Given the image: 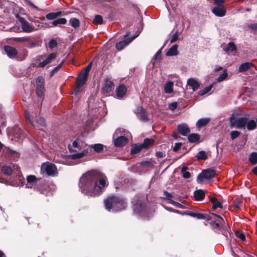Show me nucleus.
I'll use <instances>...</instances> for the list:
<instances>
[{"label":"nucleus","mask_w":257,"mask_h":257,"mask_svg":"<svg viewBox=\"0 0 257 257\" xmlns=\"http://www.w3.org/2000/svg\"><path fill=\"white\" fill-rule=\"evenodd\" d=\"M108 184L106 175L99 171L91 170L81 177L79 187L81 192L89 196L100 195Z\"/></svg>","instance_id":"1"},{"label":"nucleus","mask_w":257,"mask_h":257,"mask_svg":"<svg viewBox=\"0 0 257 257\" xmlns=\"http://www.w3.org/2000/svg\"><path fill=\"white\" fill-rule=\"evenodd\" d=\"M105 207L108 211H118L126 207L125 201L118 197L110 196L104 200Z\"/></svg>","instance_id":"2"},{"label":"nucleus","mask_w":257,"mask_h":257,"mask_svg":"<svg viewBox=\"0 0 257 257\" xmlns=\"http://www.w3.org/2000/svg\"><path fill=\"white\" fill-rule=\"evenodd\" d=\"M130 136V133L124 129H117L113 136L114 145L116 147H121L124 146L127 143L128 138Z\"/></svg>","instance_id":"3"},{"label":"nucleus","mask_w":257,"mask_h":257,"mask_svg":"<svg viewBox=\"0 0 257 257\" xmlns=\"http://www.w3.org/2000/svg\"><path fill=\"white\" fill-rule=\"evenodd\" d=\"M87 145L84 144L79 140H76L72 143V145L68 146L70 152H75V154L69 156V158L72 160L80 159L83 157H78L79 154L83 152V150L87 149Z\"/></svg>","instance_id":"4"},{"label":"nucleus","mask_w":257,"mask_h":257,"mask_svg":"<svg viewBox=\"0 0 257 257\" xmlns=\"http://www.w3.org/2000/svg\"><path fill=\"white\" fill-rule=\"evenodd\" d=\"M25 116L26 119L28 120L35 127L41 129V128H40V126L45 125V123L44 118L39 116L38 112L35 113H33L32 114H30L29 112L26 111Z\"/></svg>","instance_id":"5"},{"label":"nucleus","mask_w":257,"mask_h":257,"mask_svg":"<svg viewBox=\"0 0 257 257\" xmlns=\"http://www.w3.org/2000/svg\"><path fill=\"white\" fill-rule=\"evenodd\" d=\"M41 172L42 174L48 176H55L58 174L56 166L50 162H45L41 167Z\"/></svg>","instance_id":"6"},{"label":"nucleus","mask_w":257,"mask_h":257,"mask_svg":"<svg viewBox=\"0 0 257 257\" xmlns=\"http://www.w3.org/2000/svg\"><path fill=\"white\" fill-rule=\"evenodd\" d=\"M103 145L101 144H96L92 145H88L87 149L83 150V152L79 154L78 157H84L87 155H91L93 150L96 153H101L103 150Z\"/></svg>","instance_id":"7"},{"label":"nucleus","mask_w":257,"mask_h":257,"mask_svg":"<svg viewBox=\"0 0 257 257\" xmlns=\"http://www.w3.org/2000/svg\"><path fill=\"white\" fill-rule=\"evenodd\" d=\"M19 21L21 23L22 31L25 33H30L36 31L37 29L31 25L24 18L18 17Z\"/></svg>","instance_id":"8"},{"label":"nucleus","mask_w":257,"mask_h":257,"mask_svg":"<svg viewBox=\"0 0 257 257\" xmlns=\"http://www.w3.org/2000/svg\"><path fill=\"white\" fill-rule=\"evenodd\" d=\"M36 93L40 98L43 97L45 91L43 77L42 76H39L37 77L36 79Z\"/></svg>","instance_id":"9"},{"label":"nucleus","mask_w":257,"mask_h":257,"mask_svg":"<svg viewBox=\"0 0 257 257\" xmlns=\"http://www.w3.org/2000/svg\"><path fill=\"white\" fill-rule=\"evenodd\" d=\"M215 175V172L211 169H206L202 172L197 177V181L199 183L202 182L204 179H210Z\"/></svg>","instance_id":"10"},{"label":"nucleus","mask_w":257,"mask_h":257,"mask_svg":"<svg viewBox=\"0 0 257 257\" xmlns=\"http://www.w3.org/2000/svg\"><path fill=\"white\" fill-rule=\"evenodd\" d=\"M248 120L246 117H241L231 121V126L237 128H245Z\"/></svg>","instance_id":"11"},{"label":"nucleus","mask_w":257,"mask_h":257,"mask_svg":"<svg viewBox=\"0 0 257 257\" xmlns=\"http://www.w3.org/2000/svg\"><path fill=\"white\" fill-rule=\"evenodd\" d=\"M88 75L81 72L77 80V87L75 89L76 93L80 91L81 87L85 83Z\"/></svg>","instance_id":"12"},{"label":"nucleus","mask_w":257,"mask_h":257,"mask_svg":"<svg viewBox=\"0 0 257 257\" xmlns=\"http://www.w3.org/2000/svg\"><path fill=\"white\" fill-rule=\"evenodd\" d=\"M57 53H52L49 54L42 62H40L38 65V67L43 68L47 65L51 63L57 57Z\"/></svg>","instance_id":"13"},{"label":"nucleus","mask_w":257,"mask_h":257,"mask_svg":"<svg viewBox=\"0 0 257 257\" xmlns=\"http://www.w3.org/2000/svg\"><path fill=\"white\" fill-rule=\"evenodd\" d=\"M113 82L109 79H106L101 89V92L103 94L107 95L113 89Z\"/></svg>","instance_id":"14"},{"label":"nucleus","mask_w":257,"mask_h":257,"mask_svg":"<svg viewBox=\"0 0 257 257\" xmlns=\"http://www.w3.org/2000/svg\"><path fill=\"white\" fill-rule=\"evenodd\" d=\"M140 32L137 34L136 36H134L130 38L125 39L123 41H121L118 43H117L115 45V47L117 50H122L125 46L127 45L130 44L133 40H134L136 38H137L139 35Z\"/></svg>","instance_id":"15"},{"label":"nucleus","mask_w":257,"mask_h":257,"mask_svg":"<svg viewBox=\"0 0 257 257\" xmlns=\"http://www.w3.org/2000/svg\"><path fill=\"white\" fill-rule=\"evenodd\" d=\"M134 212L140 215L141 216H144L145 215L146 209L145 207L143 205L141 201L137 202L134 205Z\"/></svg>","instance_id":"16"},{"label":"nucleus","mask_w":257,"mask_h":257,"mask_svg":"<svg viewBox=\"0 0 257 257\" xmlns=\"http://www.w3.org/2000/svg\"><path fill=\"white\" fill-rule=\"evenodd\" d=\"M4 50L7 56L12 59L15 58L18 54V52L16 48L10 46H5Z\"/></svg>","instance_id":"17"},{"label":"nucleus","mask_w":257,"mask_h":257,"mask_svg":"<svg viewBox=\"0 0 257 257\" xmlns=\"http://www.w3.org/2000/svg\"><path fill=\"white\" fill-rule=\"evenodd\" d=\"M177 130L178 132L183 136H188L190 133V131L188 126L186 124L182 123L178 125Z\"/></svg>","instance_id":"18"},{"label":"nucleus","mask_w":257,"mask_h":257,"mask_svg":"<svg viewBox=\"0 0 257 257\" xmlns=\"http://www.w3.org/2000/svg\"><path fill=\"white\" fill-rule=\"evenodd\" d=\"M126 92V87L123 84L120 85L116 89V95L117 98L119 99L123 98Z\"/></svg>","instance_id":"19"},{"label":"nucleus","mask_w":257,"mask_h":257,"mask_svg":"<svg viewBox=\"0 0 257 257\" xmlns=\"http://www.w3.org/2000/svg\"><path fill=\"white\" fill-rule=\"evenodd\" d=\"M212 12L217 17H223L226 13V11L223 6H217L212 9Z\"/></svg>","instance_id":"20"},{"label":"nucleus","mask_w":257,"mask_h":257,"mask_svg":"<svg viewBox=\"0 0 257 257\" xmlns=\"http://www.w3.org/2000/svg\"><path fill=\"white\" fill-rule=\"evenodd\" d=\"M27 183L26 184V186L28 188H32L36 184L37 179L34 175H30L27 177Z\"/></svg>","instance_id":"21"},{"label":"nucleus","mask_w":257,"mask_h":257,"mask_svg":"<svg viewBox=\"0 0 257 257\" xmlns=\"http://www.w3.org/2000/svg\"><path fill=\"white\" fill-rule=\"evenodd\" d=\"M187 84L191 87L193 91H196L199 87V82L194 78H190L187 81Z\"/></svg>","instance_id":"22"},{"label":"nucleus","mask_w":257,"mask_h":257,"mask_svg":"<svg viewBox=\"0 0 257 257\" xmlns=\"http://www.w3.org/2000/svg\"><path fill=\"white\" fill-rule=\"evenodd\" d=\"M253 65L250 62H245L241 64L238 67V72H243L247 71L251 67H253Z\"/></svg>","instance_id":"23"},{"label":"nucleus","mask_w":257,"mask_h":257,"mask_svg":"<svg viewBox=\"0 0 257 257\" xmlns=\"http://www.w3.org/2000/svg\"><path fill=\"white\" fill-rule=\"evenodd\" d=\"M205 192L203 190L199 189L196 190L194 193V197L197 201L202 200L205 197Z\"/></svg>","instance_id":"24"},{"label":"nucleus","mask_w":257,"mask_h":257,"mask_svg":"<svg viewBox=\"0 0 257 257\" xmlns=\"http://www.w3.org/2000/svg\"><path fill=\"white\" fill-rule=\"evenodd\" d=\"M174 83L172 81H167L164 85V92L170 94L173 92Z\"/></svg>","instance_id":"25"},{"label":"nucleus","mask_w":257,"mask_h":257,"mask_svg":"<svg viewBox=\"0 0 257 257\" xmlns=\"http://www.w3.org/2000/svg\"><path fill=\"white\" fill-rule=\"evenodd\" d=\"M224 51L230 53L236 50V46L232 42H229L227 45L223 47Z\"/></svg>","instance_id":"26"},{"label":"nucleus","mask_w":257,"mask_h":257,"mask_svg":"<svg viewBox=\"0 0 257 257\" xmlns=\"http://www.w3.org/2000/svg\"><path fill=\"white\" fill-rule=\"evenodd\" d=\"M12 133L16 138H21L22 130L18 126H15L12 129Z\"/></svg>","instance_id":"27"},{"label":"nucleus","mask_w":257,"mask_h":257,"mask_svg":"<svg viewBox=\"0 0 257 257\" xmlns=\"http://www.w3.org/2000/svg\"><path fill=\"white\" fill-rule=\"evenodd\" d=\"M143 148L144 147L142 144L133 145L131 149V154H136L140 152Z\"/></svg>","instance_id":"28"},{"label":"nucleus","mask_w":257,"mask_h":257,"mask_svg":"<svg viewBox=\"0 0 257 257\" xmlns=\"http://www.w3.org/2000/svg\"><path fill=\"white\" fill-rule=\"evenodd\" d=\"M67 22V20L65 18H59L56 20L54 21L51 23V25H50V27L57 26L59 24H65Z\"/></svg>","instance_id":"29"},{"label":"nucleus","mask_w":257,"mask_h":257,"mask_svg":"<svg viewBox=\"0 0 257 257\" xmlns=\"http://www.w3.org/2000/svg\"><path fill=\"white\" fill-rule=\"evenodd\" d=\"M177 54V46L173 45L166 53V55L169 56H175Z\"/></svg>","instance_id":"30"},{"label":"nucleus","mask_w":257,"mask_h":257,"mask_svg":"<svg viewBox=\"0 0 257 257\" xmlns=\"http://www.w3.org/2000/svg\"><path fill=\"white\" fill-rule=\"evenodd\" d=\"M209 121L208 118H201L199 119L196 122V126L198 127H201L206 125Z\"/></svg>","instance_id":"31"},{"label":"nucleus","mask_w":257,"mask_h":257,"mask_svg":"<svg viewBox=\"0 0 257 257\" xmlns=\"http://www.w3.org/2000/svg\"><path fill=\"white\" fill-rule=\"evenodd\" d=\"M69 23L71 26L74 28H76L80 26V21L78 19L75 18H71L69 20Z\"/></svg>","instance_id":"32"},{"label":"nucleus","mask_w":257,"mask_h":257,"mask_svg":"<svg viewBox=\"0 0 257 257\" xmlns=\"http://www.w3.org/2000/svg\"><path fill=\"white\" fill-rule=\"evenodd\" d=\"M200 138L199 136L197 134H192L188 136V140L190 143H195L197 142Z\"/></svg>","instance_id":"33"},{"label":"nucleus","mask_w":257,"mask_h":257,"mask_svg":"<svg viewBox=\"0 0 257 257\" xmlns=\"http://www.w3.org/2000/svg\"><path fill=\"white\" fill-rule=\"evenodd\" d=\"M256 121L255 122L254 120L252 119L248 121V122L247 121L246 124L247 130H252L254 129L256 126Z\"/></svg>","instance_id":"34"},{"label":"nucleus","mask_w":257,"mask_h":257,"mask_svg":"<svg viewBox=\"0 0 257 257\" xmlns=\"http://www.w3.org/2000/svg\"><path fill=\"white\" fill-rule=\"evenodd\" d=\"M249 160L250 162L253 164L255 165L257 163V153L252 152L251 153Z\"/></svg>","instance_id":"35"},{"label":"nucleus","mask_w":257,"mask_h":257,"mask_svg":"<svg viewBox=\"0 0 257 257\" xmlns=\"http://www.w3.org/2000/svg\"><path fill=\"white\" fill-rule=\"evenodd\" d=\"M189 215L193 217H195L199 219H204L206 218L205 215L203 213L191 212L189 213Z\"/></svg>","instance_id":"36"},{"label":"nucleus","mask_w":257,"mask_h":257,"mask_svg":"<svg viewBox=\"0 0 257 257\" xmlns=\"http://www.w3.org/2000/svg\"><path fill=\"white\" fill-rule=\"evenodd\" d=\"M31 40V38L30 37H17L14 38V40L15 42H19V43H24L29 42Z\"/></svg>","instance_id":"37"},{"label":"nucleus","mask_w":257,"mask_h":257,"mask_svg":"<svg viewBox=\"0 0 257 257\" xmlns=\"http://www.w3.org/2000/svg\"><path fill=\"white\" fill-rule=\"evenodd\" d=\"M58 43L57 40L54 39H52L50 40L48 43V47L50 50H53L54 48L57 47Z\"/></svg>","instance_id":"38"},{"label":"nucleus","mask_w":257,"mask_h":257,"mask_svg":"<svg viewBox=\"0 0 257 257\" xmlns=\"http://www.w3.org/2000/svg\"><path fill=\"white\" fill-rule=\"evenodd\" d=\"M198 160H205L207 159V155L206 152L204 151H201L196 155Z\"/></svg>","instance_id":"39"},{"label":"nucleus","mask_w":257,"mask_h":257,"mask_svg":"<svg viewBox=\"0 0 257 257\" xmlns=\"http://www.w3.org/2000/svg\"><path fill=\"white\" fill-rule=\"evenodd\" d=\"M212 87H213V84L209 85V86L205 87L203 90L199 91V92H198L199 95L200 96L204 95V94L208 93L212 89Z\"/></svg>","instance_id":"40"},{"label":"nucleus","mask_w":257,"mask_h":257,"mask_svg":"<svg viewBox=\"0 0 257 257\" xmlns=\"http://www.w3.org/2000/svg\"><path fill=\"white\" fill-rule=\"evenodd\" d=\"M2 171L4 174L7 175H10L12 173V169L11 167L5 166L2 168Z\"/></svg>","instance_id":"41"},{"label":"nucleus","mask_w":257,"mask_h":257,"mask_svg":"<svg viewBox=\"0 0 257 257\" xmlns=\"http://www.w3.org/2000/svg\"><path fill=\"white\" fill-rule=\"evenodd\" d=\"M93 23L95 25H101L103 23V19L101 16L96 15L94 20Z\"/></svg>","instance_id":"42"},{"label":"nucleus","mask_w":257,"mask_h":257,"mask_svg":"<svg viewBox=\"0 0 257 257\" xmlns=\"http://www.w3.org/2000/svg\"><path fill=\"white\" fill-rule=\"evenodd\" d=\"M187 168L186 167H184L182 168L181 172L183 175V176L185 179H188L190 178L191 174L190 172L186 171Z\"/></svg>","instance_id":"43"},{"label":"nucleus","mask_w":257,"mask_h":257,"mask_svg":"<svg viewBox=\"0 0 257 257\" xmlns=\"http://www.w3.org/2000/svg\"><path fill=\"white\" fill-rule=\"evenodd\" d=\"M227 75L228 74L226 70H224L223 72L217 78L216 80L218 82H221L225 79L227 77Z\"/></svg>","instance_id":"44"},{"label":"nucleus","mask_w":257,"mask_h":257,"mask_svg":"<svg viewBox=\"0 0 257 257\" xmlns=\"http://www.w3.org/2000/svg\"><path fill=\"white\" fill-rule=\"evenodd\" d=\"M153 143V140L149 139H146L144 140V142L142 145L144 147V148H147L150 145H152Z\"/></svg>","instance_id":"45"},{"label":"nucleus","mask_w":257,"mask_h":257,"mask_svg":"<svg viewBox=\"0 0 257 257\" xmlns=\"http://www.w3.org/2000/svg\"><path fill=\"white\" fill-rule=\"evenodd\" d=\"M161 58V50H159L157 51V52L156 53L155 58H154V61L156 62H158Z\"/></svg>","instance_id":"46"},{"label":"nucleus","mask_w":257,"mask_h":257,"mask_svg":"<svg viewBox=\"0 0 257 257\" xmlns=\"http://www.w3.org/2000/svg\"><path fill=\"white\" fill-rule=\"evenodd\" d=\"M139 119L144 121H147L148 120V117L146 111L144 112L142 114L139 115Z\"/></svg>","instance_id":"47"},{"label":"nucleus","mask_w":257,"mask_h":257,"mask_svg":"<svg viewBox=\"0 0 257 257\" xmlns=\"http://www.w3.org/2000/svg\"><path fill=\"white\" fill-rule=\"evenodd\" d=\"M240 135V133L238 131H232L230 133L231 139L233 140L237 138Z\"/></svg>","instance_id":"48"},{"label":"nucleus","mask_w":257,"mask_h":257,"mask_svg":"<svg viewBox=\"0 0 257 257\" xmlns=\"http://www.w3.org/2000/svg\"><path fill=\"white\" fill-rule=\"evenodd\" d=\"M46 17L48 20H54L57 18V15L55 13H51L47 14Z\"/></svg>","instance_id":"49"},{"label":"nucleus","mask_w":257,"mask_h":257,"mask_svg":"<svg viewBox=\"0 0 257 257\" xmlns=\"http://www.w3.org/2000/svg\"><path fill=\"white\" fill-rule=\"evenodd\" d=\"M164 194H165V195L166 196L165 197L162 198L164 199H167L169 201V200H171V198H172L173 197V195H172V194L166 191H165L164 192Z\"/></svg>","instance_id":"50"},{"label":"nucleus","mask_w":257,"mask_h":257,"mask_svg":"<svg viewBox=\"0 0 257 257\" xmlns=\"http://www.w3.org/2000/svg\"><path fill=\"white\" fill-rule=\"evenodd\" d=\"M169 203L179 208H183V205L173 200H169Z\"/></svg>","instance_id":"51"},{"label":"nucleus","mask_w":257,"mask_h":257,"mask_svg":"<svg viewBox=\"0 0 257 257\" xmlns=\"http://www.w3.org/2000/svg\"><path fill=\"white\" fill-rule=\"evenodd\" d=\"M92 62H90L88 64V65L86 66L84 70H82L81 72H83V73L86 74L88 75V73L91 68Z\"/></svg>","instance_id":"52"},{"label":"nucleus","mask_w":257,"mask_h":257,"mask_svg":"<svg viewBox=\"0 0 257 257\" xmlns=\"http://www.w3.org/2000/svg\"><path fill=\"white\" fill-rule=\"evenodd\" d=\"M177 107V103L176 102H172V103L169 104V106H168L169 108L172 111H173L175 109H176Z\"/></svg>","instance_id":"53"},{"label":"nucleus","mask_w":257,"mask_h":257,"mask_svg":"<svg viewBox=\"0 0 257 257\" xmlns=\"http://www.w3.org/2000/svg\"><path fill=\"white\" fill-rule=\"evenodd\" d=\"M145 111V109L142 106H138L137 107L135 112L140 115Z\"/></svg>","instance_id":"54"},{"label":"nucleus","mask_w":257,"mask_h":257,"mask_svg":"<svg viewBox=\"0 0 257 257\" xmlns=\"http://www.w3.org/2000/svg\"><path fill=\"white\" fill-rule=\"evenodd\" d=\"M222 208V206L221 204V203L218 201H216L213 205V208L214 209H215L216 208Z\"/></svg>","instance_id":"55"},{"label":"nucleus","mask_w":257,"mask_h":257,"mask_svg":"<svg viewBox=\"0 0 257 257\" xmlns=\"http://www.w3.org/2000/svg\"><path fill=\"white\" fill-rule=\"evenodd\" d=\"M178 38V32H176L175 34H173L172 36L171 39L170 40V42L171 43L175 42L177 40Z\"/></svg>","instance_id":"56"},{"label":"nucleus","mask_w":257,"mask_h":257,"mask_svg":"<svg viewBox=\"0 0 257 257\" xmlns=\"http://www.w3.org/2000/svg\"><path fill=\"white\" fill-rule=\"evenodd\" d=\"M181 146H182L181 143H176L173 148V151L174 152H177L181 148Z\"/></svg>","instance_id":"57"},{"label":"nucleus","mask_w":257,"mask_h":257,"mask_svg":"<svg viewBox=\"0 0 257 257\" xmlns=\"http://www.w3.org/2000/svg\"><path fill=\"white\" fill-rule=\"evenodd\" d=\"M236 235L241 240H244L245 239V235L243 233L237 232Z\"/></svg>","instance_id":"58"},{"label":"nucleus","mask_w":257,"mask_h":257,"mask_svg":"<svg viewBox=\"0 0 257 257\" xmlns=\"http://www.w3.org/2000/svg\"><path fill=\"white\" fill-rule=\"evenodd\" d=\"M223 3V0H214V4L217 6H222Z\"/></svg>","instance_id":"59"},{"label":"nucleus","mask_w":257,"mask_h":257,"mask_svg":"<svg viewBox=\"0 0 257 257\" xmlns=\"http://www.w3.org/2000/svg\"><path fill=\"white\" fill-rule=\"evenodd\" d=\"M249 28L257 31V24H252L248 25V26Z\"/></svg>","instance_id":"60"},{"label":"nucleus","mask_w":257,"mask_h":257,"mask_svg":"<svg viewBox=\"0 0 257 257\" xmlns=\"http://www.w3.org/2000/svg\"><path fill=\"white\" fill-rule=\"evenodd\" d=\"M156 156L159 158H163L164 157V153L162 152H157L156 153Z\"/></svg>","instance_id":"61"},{"label":"nucleus","mask_w":257,"mask_h":257,"mask_svg":"<svg viewBox=\"0 0 257 257\" xmlns=\"http://www.w3.org/2000/svg\"><path fill=\"white\" fill-rule=\"evenodd\" d=\"M210 201L214 204L217 200L216 198L215 197H210Z\"/></svg>","instance_id":"62"},{"label":"nucleus","mask_w":257,"mask_h":257,"mask_svg":"<svg viewBox=\"0 0 257 257\" xmlns=\"http://www.w3.org/2000/svg\"><path fill=\"white\" fill-rule=\"evenodd\" d=\"M29 5L30 6H31V7L33 8L34 9H35L37 10H38V8L37 7H36V6H35L31 2H29Z\"/></svg>","instance_id":"63"},{"label":"nucleus","mask_w":257,"mask_h":257,"mask_svg":"<svg viewBox=\"0 0 257 257\" xmlns=\"http://www.w3.org/2000/svg\"><path fill=\"white\" fill-rule=\"evenodd\" d=\"M252 172L254 174L257 175V166L253 168Z\"/></svg>","instance_id":"64"}]
</instances>
